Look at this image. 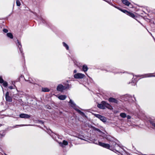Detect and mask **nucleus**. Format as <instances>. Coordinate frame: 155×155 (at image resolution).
Returning a JSON list of instances; mask_svg holds the SVG:
<instances>
[{
    "label": "nucleus",
    "mask_w": 155,
    "mask_h": 155,
    "mask_svg": "<svg viewBox=\"0 0 155 155\" xmlns=\"http://www.w3.org/2000/svg\"><path fill=\"white\" fill-rule=\"evenodd\" d=\"M77 71L76 70H74V73H75L77 72Z\"/></svg>",
    "instance_id": "nucleus-30"
},
{
    "label": "nucleus",
    "mask_w": 155,
    "mask_h": 155,
    "mask_svg": "<svg viewBox=\"0 0 155 155\" xmlns=\"http://www.w3.org/2000/svg\"><path fill=\"white\" fill-rule=\"evenodd\" d=\"M109 101L111 102H114L116 103H117V101L115 98L112 97H110L109 98Z\"/></svg>",
    "instance_id": "nucleus-8"
},
{
    "label": "nucleus",
    "mask_w": 155,
    "mask_h": 155,
    "mask_svg": "<svg viewBox=\"0 0 155 155\" xmlns=\"http://www.w3.org/2000/svg\"><path fill=\"white\" fill-rule=\"evenodd\" d=\"M19 116L20 118H29L30 117L29 115L25 114H21Z\"/></svg>",
    "instance_id": "nucleus-6"
},
{
    "label": "nucleus",
    "mask_w": 155,
    "mask_h": 155,
    "mask_svg": "<svg viewBox=\"0 0 155 155\" xmlns=\"http://www.w3.org/2000/svg\"><path fill=\"white\" fill-rule=\"evenodd\" d=\"M42 91L43 92H48L50 91L49 89L47 88H42Z\"/></svg>",
    "instance_id": "nucleus-13"
},
{
    "label": "nucleus",
    "mask_w": 155,
    "mask_h": 155,
    "mask_svg": "<svg viewBox=\"0 0 155 155\" xmlns=\"http://www.w3.org/2000/svg\"><path fill=\"white\" fill-rule=\"evenodd\" d=\"M98 144L103 147L104 148H109L110 147V145L109 144L107 143H105L101 142H98Z\"/></svg>",
    "instance_id": "nucleus-3"
},
{
    "label": "nucleus",
    "mask_w": 155,
    "mask_h": 155,
    "mask_svg": "<svg viewBox=\"0 0 155 155\" xmlns=\"http://www.w3.org/2000/svg\"><path fill=\"white\" fill-rule=\"evenodd\" d=\"M66 97V96L65 95H61L58 97V98L61 100H64L65 99Z\"/></svg>",
    "instance_id": "nucleus-10"
},
{
    "label": "nucleus",
    "mask_w": 155,
    "mask_h": 155,
    "mask_svg": "<svg viewBox=\"0 0 155 155\" xmlns=\"http://www.w3.org/2000/svg\"><path fill=\"white\" fill-rule=\"evenodd\" d=\"M96 130H97L98 131H100V130L99 129H97H97H96Z\"/></svg>",
    "instance_id": "nucleus-31"
},
{
    "label": "nucleus",
    "mask_w": 155,
    "mask_h": 155,
    "mask_svg": "<svg viewBox=\"0 0 155 155\" xmlns=\"http://www.w3.org/2000/svg\"><path fill=\"white\" fill-rule=\"evenodd\" d=\"M85 75L82 74L81 73H78L74 75V77L76 79H82L84 78Z\"/></svg>",
    "instance_id": "nucleus-1"
},
{
    "label": "nucleus",
    "mask_w": 155,
    "mask_h": 155,
    "mask_svg": "<svg viewBox=\"0 0 155 155\" xmlns=\"http://www.w3.org/2000/svg\"><path fill=\"white\" fill-rule=\"evenodd\" d=\"M143 155H147V154H143ZM155 155V154H151V155Z\"/></svg>",
    "instance_id": "nucleus-32"
},
{
    "label": "nucleus",
    "mask_w": 155,
    "mask_h": 155,
    "mask_svg": "<svg viewBox=\"0 0 155 155\" xmlns=\"http://www.w3.org/2000/svg\"><path fill=\"white\" fill-rule=\"evenodd\" d=\"M8 87L10 89H15V88H16V87L15 86V85H14V87H13L12 86H9Z\"/></svg>",
    "instance_id": "nucleus-23"
},
{
    "label": "nucleus",
    "mask_w": 155,
    "mask_h": 155,
    "mask_svg": "<svg viewBox=\"0 0 155 155\" xmlns=\"http://www.w3.org/2000/svg\"><path fill=\"white\" fill-rule=\"evenodd\" d=\"M18 47L19 48H20V47L19 46H18Z\"/></svg>",
    "instance_id": "nucleus-34"
},
{
    "label": "nucleus",
    "mask_w": 155,
    "mask_h": 155,
    "mask_svg": "<svg viewBox=\"0 0 155 155\" xmlns=\"http://www.w3.org/2000/svg\"><path fill=\"white\" fill-rule=\"evenodd\" d=\"M95 116L104 122H106L107 120L106 117L99 114H95Z\"/></svg>",
    "instance_id": "nucleus-2"
},
{
    "label": "nucleus",
    "mask_w": 155,
    "mask_h": 155,
    "mask_svg": "<svg viewBox=\"0 0 155 155\" xmlns=\"http://www.w3.org/2000/svg\"><path fill=\"white\" fill-rule=\"evenodd\" d=\"M3 31L5 33H7L8 31L7 29H3Z\"/></svg>",
    "instance_id": "nucleus-25"
},
{
    "label": "nucleus",
    "mask_w": 155,
    "mask_h": 155,
    "mask_svg": "<svg viewBox=\"0 0 155 155\" xmlns=\"http://www.w3.org/2000/svg\"><path fill=\"white\" fill-rule=\"evenodd\" d=\"M77 111L82 116H84V114L83 112L81 111L80 110H78Z\"/></svg>",
    "instance_id": "nucleus-20"
},
{
    "label": "nucleus",
    "mask_w": 155,
    "mask_h": 155,
    "mask_svg": "<svg viewBox=\"0 0 155 155\" xmlns=\"http://www.w3.org/2000/svg\"><path fill=\"white\" fill-rule=\"evenodd\" d=\"M63 45L66 48V49L67 50H68L69 47L68 45L66 43L64 42L63 43Z\"/></svg>",
    "instance_id": "nucleus-18"
},
{
    "label": "nucleus",
    "mask_w": 155,
    "mask_h": 155,
    "mask_svg": "<svg viewBox=\"0 0 155 155\" xmlns=\"http://www.w3.org/2000/svg\"><path fill=\"white\" fill-rule=\"evenodd\" d=\"M7 35L8 37H9L11 39L13 38V35L11 33H7Z\"/></svg>",
    "instance_id": "nucleus-17"
},
{
    "label": "nucleus",
    "mask_w": 155,
    "mask_h": 155,
    "mask_svg": "<svg viewBox=\"0 0 155 155\" xmlns=\"http://www.w3.org/2000/svg\"><path fill=\"white\" fill-rule=\"evenodd\" d=\"M120 116L122 118H125L127 117L126 114L124 113H121L120 114Z\"/></svg>",
    "instance_id": "nucleus-16"
},
{
    "label": "nucleus",
    "mask_w": 155,
    "mask_h": 155,
    "mask_svg": "<svg viewBox=\"0 0 155 155\" xmlns=\"http://www.w3.org/2000/svg\"><path fill=\"white\" fill-rule=\"evenodd\" d=\"M150 123L152 124L153 126H154L155 127V123L151 121H150Z\"/></svg>",
    "instance_id": "nucleus-26"
},
{
    "label": "nucleus",
    "mask_w": 155,
    "mask_h": 155,
    "mask_svg": "<svg viewBox=\"0 0 155 155\" xmlns=\"http://www.w3.org/2000/svg\"><path fill=\"white\" fill-rule=\"evenodd\" d=\"M69 103L71 104V105L72 107L74 108L75 106V104L71 100H70Z\"/></svg>",
    "instance_id": "nucleus-15"
},
{
    "label": "nucleus",
    "mask_w": 155,
    "mask_h": 155,
    "mask_svg": "<svg viewBox=\"0 0 155 155\" xmlns=\"http://www.w3.org/2000/svg\"><path fill=\"white\" fill-rule=\"evenodd\" d=\"M127 117V119H129L131 118V117L129 115H128Z\"/></svg>",
    "instance_id": "nucleus-27"
},
{
    "label": "nucleus",
    "mask_w": 155,
    "mask_h": 155,
    "mask_svg": "<svg viewBox=\"0 0 155 155\" xmlns=\"http://www.w3.org/2000/svg\"><path fill=\"white\" fill-rule=\"evenodd\" d=\"M4 82L3 80L1 77H0V83H3Z\"/></svg>",
    "instance_id": "nucleus-24"
},
{
    "label": "nucleus",
    "mask_w": 155,
    "mask_h": 155,
    "mask_svg": "<svg viewBox=\"0 0 155 155\" xmlns=\"http://www.w3.org/2000/svg\"><path fill=\"white\" fill-rule=\"evenodd\" d=\"M5 98L6 100L8 102H11L12 101V98L9 96V92H7L5 94Z\"/></svg>",
    "instance_id": "nucleus-7"
},
{
    "label": "nucleus",
    "mask_w": 155,
    "mask_h": 155,
    "mask_svg": "<svg viewBox=\"0 0 155 155\" xmlns=\"http://www.w3.org/2000/svg\"><path fill=\"white\" fill-rule=\"evenodd\" d=\"M123 11V12H124V13H125V12H127H127H128V11H126V10H124V11Z\"/></svg>",
    "instance_id": "nucleus-29"
},
{
    "label": "nucleus",
    "mask_w": 155,
    "mask_h": 155,
    "mask_svg": "<svg viewBox=\"0 0 155 155\" xmlns=\"http://www.w3.org/2000/svg\"><path fill=\"white\" fill-rule=\"evenodd\" d=\"M122 1L123 4L127 6H129L130 4V2L127 0H122Z\"/></svg>",
    "instance_id": "nucleus-9"
},
{
    "label": "nucleus",
    "mask_w": 155,
    "mask_h": 155,
    "mask_svg": "<svg viewBox=\"0 0 155 155\" xmlns=\"http://www.w3.org/2000/svg\"><path fill=\"white\" fill-rule=\"evenodd\" d=\"M83 70L84 72L87 71L88 70V68L87 65H84L83 66Z\"/></svg>",
    "instance_id": "nucleus-12"
},
{
    "label": "nucleus",
    "mask_w": 155,
    "mask_h": 155,
    "mask_svg": "<svg viewBox=\"0 0 155 155\" xmlns=\"http://www.w3.org/2000/svg\"><path fill=\"white\" fill-rule=\"evenodd\" d=\"M97 107L99 108L102 109H105V107L103 106V104L102 103V102L101 103V104H98L97 105Z\"/></svg>",
    "instance_id": "nucleus-11"
},
{
    "label": "nucleus",
    "mask_w": 155,
    "mask_h": 155,
    "mask_svg": "<svg viewBox=\"0 0 155 155\" xmlns=\"http://www.w3.org/2000/svg\"><path fill=\"white\" fill-rule=\"evenodd\" d=\"M63 144L65 145H67L68 144V143L67 141L64 140L63 141Z\"/></svg>",
    "instance_id": "nucleus-21"
},
{
    "label": "nucleus",
    "mask_w": 155,
    "mask_h": 155,
    "mask_svg": "<svg viewBox=\"0 0 155 155\" xmlns=\"http://www.w3.org/2000/svg\"><path fill=\"white\" fill-rule=\"evenodd\" d=\"M102 103L103 104V106L105 107H105L110 109H111L112 108L111 106L106 102L105 101H102Z\"/></svg>",
    "instance_id": "nucleus-4"
},
{
    "label": "nucleus",
    "mask_w": 155,
    "mask_h": 155,
    "mask_svg": "<svg viewBox=\"0 0 155 155\" xmlns=\"http://www.w3.org/2000/svg\"><path fill=\"white\" fill-rule=\"evenodd\" d=\"M16 4H17V5L18 6H20L21 5V3H20V2L18 0H17L16 1Z\"/></svg>",
    "instance_id": "nucleus-19"
},
{
    "label": "nucleus",
    "mask_w": 155,
    "mask_h": 155,
    "mask_svg": "<svg viewBox=\"0 0 155 155\" xmlns=\"http://www.w3.org/2000/svg\"><path fill=\"white\" fill-rule=\"evenodd\" d=\"M3 83V85L4 86L6 87L7 86L8 83L6 82V81L4 82V81Z\"/></svg>",
    "instance_id": "nucleus-22"
},
{
    "label": "nucleus",
    "mask_w": 155,
    "mask_h": 155,
    "mask_svg": "<svg viewBox=\"0 0 155 155\" xmlns=\"http://www.w3.org/2000/svg\"><path fill=\"white\" fill-rule=\"evenodd\" d=\"M127 14L128 15L133 18H134L135 17V15L132 13L129 12H127Z\"/></svg>",
    "instance_id": "nucleus-14"
},
{
    "label": "nucleus",
    "mask_w": 155,
    "mask_h": 155,
    "mask_svg": "<svg viewBox=\"0 0 155 155\" xmlns=\"http://www.w3.org/2000/svg\"><path fill=\"white\" fill-rule=\"evenodd\" d=\"M151 76L150 75H147V76H146V77H151Z\"/></svg>",
    "instance_id": "nucleus-33"
},
{
    "label": "nucleus",
    "mask_w": 155,
    "mask_h": 155,
    "mask_svg": "<svg viewBox=\"0 0 155 155\" xmlns=\"http://www.w3.org/2000/svg\"><path fill=\"white\" fill-rule=\"evenodd\" d=\"M66 88L64 87L61 84L59 85L57 88V90L58 91H62L64 90H65Z\"/></svg>",
    "instance_id": "nucleus-5"
},
{
    "label": "nucleus",
    "mask_w": 155,
    "mask_h": 155,
    "mask_svg": "<svg viewBox=\"0 0 155 155\" xmlns=\"http://www.w3.org/2000/svg\"><path fill=\"white\" fill-rule=\"evenodd\" d=\"M17 41H18V45H20V47H21V46L20 45V43H19V41L18 40Z\"/></svg>",
    "instance_id": "nucleus-28"
}]
</instances>
